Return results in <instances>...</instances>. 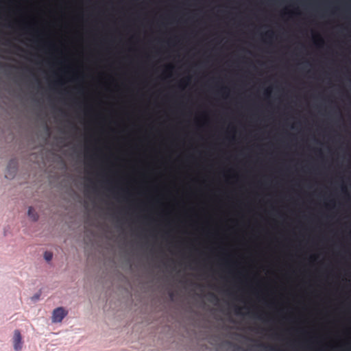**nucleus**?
Here are the masks:
<instances>
[{
	"mask_svg": "<svg viewBox=\"0 0 351 351\" xmlns=\"http://www.w3.org/2000/svg\"><path fill=\"white\" fill-rule=\"evenodd\" d=\"M286 331H287V332L288 331V329H287V328L286 329Z\"/></svg>",
	"mask_w": 351,
	"mask_h": 351,
	"instance_id": "obj_21",
	"label": "nucleus"
},
{
	"mask_svg": "<svg viewBox=\"0 0 351 351\" xmlns=\"http://www.w3.org/2000/svg\"><path fill=\"white\" fill-rule=\"evenodd\" d=\"M73 75L75 78H78L80 75V71H73Z\"/></svg>",
	"mask_w": 351,
	"mask_h": 351,
	"instance_id": "obj_11",
	"label": "nucleus"
},
{
	"mask_svg": "<svg viewBox=\"0 0 351 351\" xmlns=\"http://www.w3.org/2000/svg\"><path fill=\"white\" fill-rule=\"evenodd\" d=\"M196 121L198 123H204L206 121V117H203L202 119H197Z\"/></svg>",
	"mask_w": 351,
	"mask_h": 351,
	"instance_id": "obj_10",
	"label": "nucleus"
},
{
	"mask_svg": "<svg viewBox=\"0 0 351 351\" xmlns=\"http://www.w3.org/2000/svg\"><path fill=\"white\" fill-rule=\"evenodd\" d=\"M266 35H268L269 36H271L273 35V32L272 31H267L266 33H265Z\"/></svg>",
	"mask_w": 351,
	"mask_h": 351,
	"instance_id": "obj_14",
	"label": "nucleus"
},
{
	"mask_svg": "<svg viewBox=\"0 0 351 351\" xmlns=\"http://www.w3.org/2000/svg\"><path fill=\"white\" fill-rule=\"evenodd\" d=\"M266 93H267V94H268V95H269V94L270 93V90H269V89H267V90H266Z\"/></svg>",
	"mask_w": 351,
	"mask_h": 351,
	"instance_id": "obj_16",
	"label": "nucleus"
},
{
	"mask_svg": "<svg viewBox=\"0 0 351 351\" xmlns=\"http://www.w3.org/2000/svg\"><path fill=\"white\" fill-rule=\"evenodd\" d=\"M27 216L32 221H36L38 219V214L31 206L27 209Z\"/></svg>",
	"mask_w": 351,
	"mask_h": 351,
	"instance_id": "obj_3",
	"label": "nucleus"
},
{
	"mask_svg": "<svg viewBox=\"0 0 351 351\" xmlns=\"http://www.w3.org/2000/svg\"><path fill=\"white\" fill-rule=\"evenodd\" d=\"M262 350L263 351H278L275 348L272 346H263Z\"/></svg>",
	"mask_w": 351,
	"mask_h": 351,
	"instance_id": "obj_8",
	"label": "nucleus"
},
{
	"mask_svg": "<svg viewBox=\"0 0 351 351\" xmlns=\"http://www.w3.org/2000/svg\"><path fill=\"white\" fill-rule=\"evenodd\" d=\"M287 137H288V134H287ZM286 147H287V148L288 147V145H287H287H286Z\"/></svg>",
	"mask_w": 351,
	"mask_h": 351,
	"instance_id": "obj_17",
	"label": "nucleus"
},
{
	"mask_svg": "<svg viewBox=\"0 0 351 351\" xmlns=\"http://www.w3.org/2000/svg\"><path fill=\"white\" fill-rule=\"evenodd\" d=\"M5 176L7 178L11 179V178H12L14 177V173L13 174H10L8 173H6Z\"/></svg>",
	"mask_w": 351,
	"mask_h": 351,
	"instance_id": "obj_12",
	"label": "nucleus"
},
{
	"mask_svg": "<svg viewBox=\"0 0 351 351\" xmlns=\"http://www.w3.org/2000/svg\"><path fill=\"white\" fill-rule=\"evenodd\" d=\"M287 240H288V239H287ZM287 243H288V242H287ZM287 247H288V243H287ZM287 248H288V247H287ZM288 263H291L289 262V255L288 254V249H287V262H286L287 269H288ZM287 295H288V290L287 289Z\"/></svg>",
	"mask_w": 351,
	"mask_h": 351,
	"instance_id": "obj_9",
	"label": "nucleus"
},
{
	"mask_svg": "<svg viewBox=\"0 0 351 351\" xmlns=\"http://www.w3.org/2000/svg\"><path fill=\"white\" fill-rule=\"evenodd\" d=\"M12 343L14 351H21L23 348V341L21 332L19 330H15L13 332Z\"/></svg>",
	"mask_w": 351,
	"mask_h": 351,
	"instance_id": "obj_2",
	"label": "nucleus"
},
{
	"mask_svg": "<svg viewBox=\"0 0 351 351\" xmlns=\"http://www.w3.org/2000/svg\"><path fill=\"white\" fill-rule=\"evenodd\" d=\"M173 69L174 66L172 64H167V65H165L163 73L167 74V77H171L172 75Z\"/></svg>",
	"mask_w": 351,
	"mask_h": 351,
	"instance_id": "obj_4",
	"label": "nucleus"
},
{
	"mask_svg": "<svg viewBox=\"0 0 351 351\" xmlns=\"http://www.w3.org/2000/svg\"><path fill=\"white\" fill-rule=\"evenodd\" d=\"M286 68H287V69L288 68V66H287V65L286 66Z\"/></svg>",
	"mask_w": 351,
	"mask_h": 351,
	"instance_id": "obj_20",
	"label": "nucleus"
},
{
	"mask_svg": "<svg viewBox=\"0 0 351 351\" xmlns=\"http://www.w3.org/2000/svg\"><path fill=\"white\" fill-rule=\"evenodd\" d=\"M288 313V298H287V313ZM288 321V317L287 316V322ZM286 327H288V325H286Z\"/></svg>",
	"mask_w": 351,
	"mask_h": 351,
	"instance_id": "obj_13",
	"label": "nucleus"
},
{
	"mask_svg": "<svg viewBox=\"0 0 351 351\" xmlns=\"http://www.w3.org/2000/svg\"><path fill=\"white\" fill-rule=\"evenodd\" d=\"M286 39H287V40L288 39V37H287V36L286 37Z\"/></svg>",
	"mask_w": 351,
	"mask_h": 351,
	"instance_id": "obj_19",
	"label": "nucleus"
},
{
	"mask_svg": "<svg viewBox=\"0 0 351 351\" xmlns=\"http://www.w3.org/2000/svg\"><path fill=\"white\" fill-rule=\"evenodd\" d=\"M44 258L45 259V261H50L52 258V254L50 253V252H45L44 254Z\"/></svg>",
	"mask_w": 351,
	"mask_h": 351,
	"instance_id": "obj_6",
	"label": "nucleus"
},
{
	"mask_svg": "<svg viewBox=\"0 0 351 351\" xmlns=\"http://www.w3.org/2000/svg\"><path fill=\"white\" fill-rule=\"evenodd\" d=\"M40 294L36 293L33 296L31 297V300L34 302H36L40 300Z\"/></svg>",
	"mask_w": 351,
	"mask_h": 351,
	"instance_id": "obj_7",
	"label": "nucleus"
},
{
	"mask_svg": "<svg viewBox=\"0 0 351 351\" xmlns=\"http://www.w3.org/2000/svg\"><path fill=\"white\" fill-rule=\"evenodd\" d=\"M189 82V79H188V80L182 79L179 82V86L182 87V88H184L185 87H186L188 86Z\"/></svg>",
	"mask_w": 351,
	"mask_h": 351,
	"instance_id": "obj_5",
	"label": "nucleus"
},
{
	"mask_svg": "<svg viewBox=\"0 0 351 351\" xmlns=\"http://www.w3.org/2000/svg\"><path fill=\"white\" fill-rule=\"evenodd\" d=\"M286 84H287V86L288 85V82H286Z\"/></svg>",
	"mask_w": 351,
	"mask_h": 351,
	"instance_id": "obj_18",
	"label": "nucleus"
},
{
	"mask_svg": "<svg viewBox=\"0 0 351 351\" xmlns=\"http://www.w3.org/2000/svg\"><path fill=\"white\" fill-rule=\"evenodd\" d=\"M68 315V311L63 306H58L53 309L51 322L53 324H60Z\"/></svg>",
	"mask_w": 351,
	"mask_h": 351,
	"instance_id": "obj_1",
	"label": "nucleus"
},
{
	"mask_svg": "<svg viewBox=\"0 0 351 351\" xmlns=\"http://www.w3.org/2000/svg\"><path fill=\"white\" fill-rule=\"evenodd\" d=\"M289 156L290 155H288L287 154V158H286V160H287V164L288 163V161H289ZM288 171V167L287 166V172Z\"/></svg>",
	"mask_w": 351,
	"mask_h": 351,
	"instance_id": "obj_15",
	"label": "nucleus"
}]
</instances>
